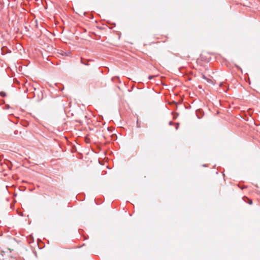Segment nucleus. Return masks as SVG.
<instances>
[{
	"instance_id": "nucleus-7",
	"label": "nucleus",
	"mask_w": 260,
	"mask_h": 260,
	"mask_svg": "<svg viewBox=\"0 0 260 260\" xmlns=\"http://www.w3.org/2000/svg\"><path fill=\"white\" fill-rule=\"evenodd\" d=\"M81 63L84 64L85 65H88V64L87 63H84L82 59L81 60Z\"/></svg>"
},
{
	"instance_id": "nucleus-9",
	"label": "nucleus",
	"mask_w": 260,
	"mask_h": 260,
	"mask_svg": "<svg viewBox=\"0 0 260 260\" xmlns=\"http://www.w3.org/2000/svg\"><path fill=\"white\" fill-rule=\"evenodd\" d=\"M208 82H211V80L209 79V80H208Z\"/></svg>"
},
{
	"instance_id": "nucleus-6",
	"label": "nucleus",
	"mask_w": 260,
	"mask_h": 260,
	"mask_svg": "<svg viewBox=\"0 0 260 260\" xmlns=\"http://www.w3.org/2000/svg\"><path fill=\"white\" fill-rule=\"evenodd\" d=\"M154 77V76H149L148 77V79H149V80H151V79H152Z\"/></svg>"
},
{
	"instance_id": "nucleus-1",
	"label": "nucleus",
	"mask_w": 260,
	"mask_h": 260,
	"mask_svg": "<svg viewBox=\"0 0 260 260\" xmlns=\"http://www.w3.org/2000/svg\"><path fill=\"white\" fill-rule=\"evenodd\" d=\"M60 54L62 56H70V55L71 54V52L69 51H61V52L60 53Z\"/></svg>"
},
{
	"instance_id": "nucleus-5",
	"label": "nucleus",
	"mask_w": 260,
	"mask_h": 260,
	"mask_svg": "<svg viewBox=\"0 0 260 260\" xmlns=\"http://www.w3.org/2000/svg\"><path fill=\"white\" fill-rule=\"evenodd\" d=\"M137 126L138 128L140 127V124L139 123L138 121H137Z\"/></svg>"
},
{
	"instance_id": "nucleus-3",
	"label": "nucleus",
	"mask_w": 260,
	"mask_h": 260,
	"mask_svg": "<svg viewBox=\"0 0 260 260\" xmlns=\"http://www.w3.org/2000/svg\"><path fill=\"white\" fill-rule=\"evenodd\" d=\"M179 125V123H176V129H178Z\"/></svg>"
},
{
	"instance_id": "nucleus-2",
	"label": "nucleus",
	"mask_w": 260,
	"mask_h": 260,
	"mask_svg": "<svg viewBox=\"0 0 260 260\" xmlns=\"http://www.w3.org/2000/svg\"><path fill=\"white\" fill-rule=\"evenodd\" d=\"M0 95L2 97H5L6 95V93L4 91H1L0 92Z\"/></svg>"
},
{
	"instance_id": "nucleus-4",
	"label": "nucleus",
	"mask_w": 260,
	"mask_h": 260,
	"mask_svg": "<svg viewBox=\"0 0 260 260\" xmlns=\"http://www.w3.org/2000/svg\"><path fill=\"white\" fill-rule=\"evenodd\" d=\"M248 201H248V204L249 205H251L252 204V201L251 200H249V199H248Z\"/></svg>"
},
{
	"instance_id": "nucleus-8",
	"label": "nucleus",
	"mask_w": 260,
	"mask_h": 260,
	"mask_svg": "<svg viewBox=\"0 0 260 260\" xmlns=\"http://www.w3.org/2000/svg\"><path fill=\"white\" fill-rule=\"evenodd\" d=\"M169 125H171L173 124V121H170L169 122Z\"/></svg>"
}]
</instances>
